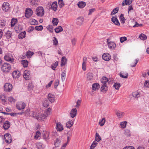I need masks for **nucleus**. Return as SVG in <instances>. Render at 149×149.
I'll return each instance as SVG.
<instances>
[{"mask_svg": "<svg viewBox=\"0 0 149 149\" xmlns=\"http://www.w3.org/2000/svg\"><path fill=\"white\" fill-rule=\"evenodd\" d=\"M32 115H31L32 117L36 119L39 120H44L47 117L44 113L41 114H36L34 112H32Z\"/></svg>", "mask_w": 149, "mask_h": 149, "instance_id": "1", "label": "nucleus"}, {"mask_svg": "<svg viewBox=\"0 0 149 149\" xmlns=\"http://www.w3.org/2000/svg\"><path fill=\"white\" fill-rule=\"evenodd\" d=\"M11 67L10 65L7 63H3L1 66V69L3 72H9L11 69Z\"/></svg>", "mask_w": 149, "mask_h": 149, "instance_id": "2", "label": "nucleus"}, {"mask_svg": "<svg viewBox=\"0 0 149 149\" xmlns=\"http://www.w3.org/2000/svg\"><path fill=\"white\" fill-rule=\"evenodd\" d=\"M36 14L39 17H42L44 14V10L42 6L38 7L36 10Z\"/></svg>", "mask_w": 149, "mask_h": 149, "instance_id": "3", "label": "nucleus"}, {"mask_svg": "<svg viewBox=\"0 0 149 149\" xmlns=\"http://www.w3.org/2000/svg\"><path fill=\"white\" fill-rule=\"evenodd\" d=\"M2 10L5 11L7 12L10 9V6L9 3L5 2L2 5Z\"/></svg>", "mask_w": 149, "mask_h": 149, "instance_id": "4", "label": "nucleus"}, {"mask_svg": "<svg viewBox=\"0 0 149 149\" xmlns=\"http://www.w3.org/2000/svg\"><path fill=\"white\" fill-rule=\"evenodd\" d=\"M4 137L6 142L7 143H10L11 142L12 139L10 134L7 133L4 135Z\"/></svg>", "mask_w": 149, "mask_h": 149, "instance_id": "5", "label": "nucleus"}, {"mask_svg": "<svg viewBox=\"0 0 149 149\" xmlns=\"http://www.w3.org/2000/svg\"><path fill=\"white\" fill-rule=\"evenodd\" d=\"M33 11L30 8H26L25 13V16L27 18H29L33 15Z\"/></svg>", "mask_w": 149, "mask_h": 149, "instance_id": "6", "label": "nucleus"}, {"mask_svg": "<svg viewBox=\"0 0 149 149\" xmlns=\"http://www.w3.org/2000/svg\"><path fill=\"white\" fill-rule=\"evenodd\" d=\"M12 88L11 84L9 83H6L4 86V90L7 92H10L12 90Z\"/></svg>", "mask_w": 149, "mask_h": 149, "instance_id": "7", "label": "nucleus"}, {"mask_svg": "<svg viewBox=\"0 0 149 149\" xmlns=\"http://www.w3.org/2000/svg\"><path fill=\"white\" fill-rule=\"evenodd\" d=\"M25 103L22 102H19L16 104L17 108L19 110L24 109L25 107Z\"/></svg>", "mask_w": 149, "mask_h": 149, "instance_id": "8", "label": "nucleus"}, {"mask_svg": "<svg viewBox=\"0 0 149 149\" xmlns=\"http://www.w3.org/2000/svg\"><path fill=\"white\" fill-rule=\"evenodd\" d=\"M4 59L6 61L12 63L13 62L14 60L13 56L10 54H8L4 56Z\"/></svg>", "mask_w": 149, "mask_h": 149, "instance_id": "9", "label": "nucleus"}, {"mask_svg": "<svg viewBox=\"0 0 149 149\" xmlns=\"http://www.w3.org/2000/svg\"><path fill=\"white\" fill-rule=\"evenodd\" d=\"M107 43L109 48L111 49H114L116 47V45L113 42H109V39H107Z\"/></svg>", "mask_w": 149, "mask_h": 149, "instance_id": "10", "label": "nucleus"}, {"mask_svg": "<svg viewBox=\"0 0 149 149\" xmlns=\"http://www.w3.org/2000/svg\"><path fill=\"white\" fill-rule=\"evenodd\" d=\"M111 21L115 25L117 26H119L120 25V23L117 18L116 15L112 17L111 18Z\"/></svg>", "mask_w": 149, "mask_h": 149, "instance_id": "11", "label": "nucleus"}, {"mask_svg": "<svg viewBox=\"0 0 149 149\" xmlns=\"http://www.w3.org/2000/svg\"><path fill=\"white\" fill-rule=\"evenodd\" d=\"M84 21V19L83 17H79L76 19V24L79 26H81L82 24Z\"/></svg>", "mask_w": 149, "mask_h": 149, "instance_id": "12", "label": "nucleus"}, {"mask_svg": "<svg viewBox=\"0 0 149 149\" xmlns=\"http://www.w3.org/2000/svg\"><path fill=\"white\" fill-rule=\"evenodd\" d=\"M56 128L57 131L61 132L63 130V126L60 122L56 123Z\"/></svg>", "mask_w": 149, "mask_h": 149, "instance_id": "13", "label": "nucleus"}, {"mask_svg": "<svg viewBox=\"0 0 149 149\" xmlns=\"http://www.w3.org/2000/svg\"><path fill=\"white\" fill-rule=\"evenodd\" d=\"M47 97L49 101L51 103L55 101V96L51 93H49L48 94Z\"/></svg>", "mask_w": 149, "mask_h": 149, "instance_id": "14", "label": "nucleus"}, {"mask_svg": "<svg viewBox=\"0 0 149 149\" xmlns=\"http://www.w3.org/2000/svg\"><path fill=\"white\" fill-rule=\"evenodd\" d=\"M102 57L103 59L106 61H109L111 59V56L108 53L103 54Z\"/></svg>", "mask_w": 149, "mask_h": 149, "instance_id": "15", "label": "nucleus"}, {"mask_svg": "<svg viewBox=\"0 0 149 149\" xmlns=\"http://www.w3.org/2000/svg\"><path fill=\"white\" fill-rule=\"evenodd\" d=\"M20 75V72L18 71H14L12 73L13 76L14 78H18Z\"/></svg>", "mask_w": 149, "mask_h": 149, "instance_id": "16", "label": "nucleus"}, {"mask_svg": "<svg viewBox=\"0 0 149 149\" xmlns=\"http://www.w3.org/2000/svg\"><path fill=\"white\" fill-rule=\"evenodd\" d=\"M77 114V110L76 109H73L71 110L70 113V115L72 118H74V117L76 116Z\"/></svg>", "mask_w": 149, "mask_h": 149, "instance_id": "17", "label": "nucleus"}, {"mask_svg": "<svg viewBox=\"0 0 149 149\" xmlns=\"http://www.w3.org/2000/svg\"><path fill=\"white\" fill-rule=\"evenodd\" d=\"M100 87V85L98 83H95L93 84L92 89L93 91H97Z\"/></svg>", "mask_w": 149, "mask_h": 149, "instance_id": "18", "label": "nucleus"}, {"mask_svg": "<svg viewBox=\"0 0 149 149\" xmlns=\"http://www.w3.org/2000/svg\"><path fill=\"white\" fill-rule=\"evenodd\" d=\"M30 74V72L27 70H25L24 72V77L26 80L29 79Z\"/></svg>", "mask_w": 149, "mask_h": 149, "instance_id": "19", "label": "nucleus"}, {"mask_svg": "<svg viewBox=\"0 0 149 149\" xmlns=\"http://www.w3.org/2000/svg\"><path fill=\"white\" fill-rule=\"evenodd\" d=\"M74 124V121L72 120H69L66 123V127L68 128H70Z\"/></svg>", "mask_w": 149, "mask_h": 149, "instance_id": "20", "label": "nucleus"}, {"mask_svg": "<svg viewBox=\"0 0 149 149\" xmlns=\"http://www.w3.org/2000/svg\"><path fill=\"white\" fill-rule=\"evenodd\" d=\"M120 76L123 78H127L128 77V74L123 71L120 73Z\"/></svg>", "mask_w": 149, "mask_h": 149, "instance_id": "21", "label": "nucleus"}, {"mask_svg": "<svg viewBox=\"0 0 149 149\" xmlns=\"http://www.w3.org/2000/svg\"><path fill=\"white\" fill-rule=\"evenodd\" d=\"M101 91L104 93H106L108 90V87L107 84H103L100 88Z\"/></svg>", "mask_w": 149, "mask_h": 149, "instance_id": "22", "label": "nucleus"}, {"mask_svg": "<svg viewBox=\"0 0 149 149\" xmlns=\"http://www.w3.org/2000/svg\"><path fill=\"white\" fill-rule=\"evenodd\" d=\"M132 0H125L123 1L122 3L123 6H124L125 5H130L132 3Z\"/></svg>", "mask_w": 149, "mask_h": 149, "instance_id": "23", "label": "nucleus"}, {"mask_svg": "<svg viewBox=\"0 0 149 149\" xmlns=\"http://www.w3.org/2000/svg\"><path fill=\"white\" fill-rule=\"evenodd\" d=\"M10 126V124L9 122L8 121L5 122L3 125V127L5 130L8 129Z\"/></svg>", "mask_w": 149, "mask_h": 149, "instance_id": "24", "label": "nucleus"}, {"mask_svg": "<svg viewBox=\"0 0 149 149\" xmlns=\"http://www.w3.org/2000/svg\"><path fill=\"white\" fill-rule=\"evenodd\" d=\"M52 8L54 11H56L57 10V4L56 1H54L53 2L51 5Z\"/></svg>", "mask_w": 149, "mask_h": 149, "instance_id": "25", "label": "nucleus"}, {"mask_svg": "<svg viewBox=\"0 0 149 149\" xmlns=\"http://www.w3.org/2000/svg\"><path fill=\"white\" fill-rule=\"evenodd\" d=\"M0 99L2 102L4 104L6 102L7 97L6 96L4 95H1Z\"/></svg>", "mask_w": 149, "mask_h": 149, "instance_id": "26", "label": "nucleus"}, {"mask_svg": "<svg viewBox=\"0 0 149 149\" xmlns=\"http://www.w3.org/2000/svg\"><path fill=\"white\" fill-rule=\"evenodd\" d=\"M67 59L65 56H63L62 57V59L61 60V66H64L65 65L67 62Z\"/></svg>", "mask_w": 149, "mask_h": 149, "instance_id": "27", "label": "nucleus"}, {"mask_svg": "<svg viewBox=\"0 0 149 149\" xmlns=\"http://www.w3.org/2000/svg\"><path fill=\"white\" fill-rule=\"evenodd\" d=\"M108 81V78L105 77H103L101 79V82L103 84H107L106 83Z\"/></svg>", "mask_w": 149, "mask_h": 149, "instance_id": "28", "label": "nucleus"}, {"mask_svg": "<svg viewBox=\"0 0 149 149\" xmlns=\"http://www.w3.org/2000/svg\"><path fill=\"white\" fill-rule=\"evenodd\" d=\"M26 32L25 31L21 33L18 35V38L19 39H22L25 37Z\"/></svg>", "mask_w": 149, "mask_h": 149, "instance_id": "29", "label": "nucleus"}, {"mask_svg": "<svg viewBox=\"0 0 149 149\" xmlns=\"http://www.w3.org/2000/svg\"><path fill=\"white\" fill-rule=\"evenodd\" d=\"M33 112V111H32L31 112V113H30V110L29 109H27L25 111V112H24L25 113V116H31L32 117V116H31L32 115V112Z\"/></svg>", "mask_w": 149, "mask_h": 149, "instance_id": "30", "label": "nucleus"}, {"mask_svg": "<svg viewBox=\"0 0 149 149\" xmlns=\"http://www.w3.org/2000/svg\"><path fill=\"white\" fill-rule=\"evenodd\" d=\"M101 138L99 134L97 133H96L95 134V140L97 142H99L101 141Z\"/></svg>", "mask_w": 149, "mask_h": 149, "instance_id": "31", "label": "nucleus"}, {"mask_svg": "<svg viewBox=\"0 0 149 149\" xmlns=\"http://www.w3.org/2000/svg\"><path fill=\"white\" fill-rule=\"evenodd\" d=\"M120 21L122 24H124L125 22L126 19L124 17V15L123 14H121L120 16Z\"/></svg>", "mask_w": 149, "mask_h": 149, "instance_id": "32", "label": "nucleus"}, {"mask_svg": "<svg viewBox=\"0 0 149 149\" xmlns=\"http://www.w3.org/2000/svg\"><path fill=\"white\" fill-rule=\"evenodd\" d=\"M86 5L85 2L83 1L79 2L78 4L79 7L81 8H84L86 6Z\"/></svg>", "mask_w": 149, "mask_h": 149, "instance_id": "33", "label": "nucleus"}, {"mask_svg": "<svg viewBox=\"0 0 149 149\" xmlns=\"http://www.w3.org/2000/svg\"><path fill=\"white\" fill-rule=\"evenodd\" d=\"M105 121V118H103L102 119L100 120L98 124L100 126H102L104 125Z\"/></svg>", "mask_w": 149, "mask_h": 149, "instance_id": "34", "label": "nucleus"}, {"mask_svg": "<svg viewBox=\"0 0 149 149\" xmlns=\"http://www.w3.org/2000/svg\"><path fill=\"white\" fill-rule=\"evenodd\" d=\"M29 22L30 24L32 25H35L37 24L38 21L36 20L33 19H31L30 20Z\"/></svg>", "mask_w": 149, "mask_h": 149, "instance_id": "35", "label": "nucleus"}, {"mask_svg": "<svg viewBox=\"0 0 149 149\" xmlns=\"http://www.w3.org/2000/svg\"><path fill=\"white\" fill-rule=\"evenodd\" d=\"M132 95L135 98H138L140 96V94L138 92L135 91L132 93Z\"/></svg>", "mask_w": 149, "mask_h": 149, "instance_id": "36", "label": "nucleus"}, {"mask_svg": "<svg viewBox=\"0 0 149 149\" xmlns=\"http://www.w3.org/2000/svg\"><path fill=\"white\" fill-rule=\"evenodd\" d=\"M66 72L64 70L62 72L61 74V79L62 81H65V79L66 77Z\"/></svg>", "mask_w": 149, "mask_h": 149, "instance_id": "37", "label": "nucleus"}, {"mask_svg": "<svg viewBox=\"0 0 149 149\" xmlns=\"http://www.w3.org/2000/svg\"><path fill=\"white\" fill-rule=\"evenodd\" d=\"M93 77V74L91 73H88L87 74V79L88 80H92Z\"/></svg>", "mask_w": 149, "mask_h": 149, "instance_id": "38", "label": "nucleus"}, {"mask_svg": "<svg viewBox=\"0 0 149 149\" xmlns=\"http://www.w3.org/2000/svg\"><path fill=\"white\" fill-rule=\"evenodd\" d=\"M139 38L140 39L144 40L147 39V36L146 35L141 33L140 35Z\"/></svg>", "mask_w": 149, "mask_h": 149, "instance_id": "39", "label": "nucleus"}, {"mask_svg": "<svg viewBox=\"0 0 149 149\" xmlns=\"http://www.w3.org/2000/svg\"><path fill=\"white\" fill-rule=\"evenodd\" d=\"M51 111V109L50 108H49L45 111L44 113L47 117L50 114Z\"/></svg>", "mask_w": 149, "mask_h": 149, "instance_id": "40", "label": "nucleus"}, {"mask_svg": "<svg viewBox=\"0 0 149 149\" xmlns=\"http://www.w3.org/2000/svg\"><path fill=\"white\" fill-rule=\"evenodd\" d=\"M119 10V8H114L112 11L111 14V15H113L116 14L118 12Z\"/></svg>", "mask_w": 149, "mask_h": 149, "instance_id": "41", "label": "nucleus"}, {"mask_svg": "<svg viewBox=\"0 0 149 149\" xmlns=\"http://www.w3.org/2000/svg\"><path fill=\"white\" fill-rule=\"evenodd\" d=\"M12 33L11 31H8L6 33V36L7 38L10 39L11 38Z\"/></svg>", "mask_w": 149, "mask_h": 149, "instance_id": "42", "label": "nucleus"}, {"mask_svg": "<svg viewBox=\"0 0 149 149\" xmlns=\"http://www.w3.org/2000/svg\"><path fill=\"white\" fill-rule=\"evenodd\" d=\"M63 30V28L61 26H59L55 29V31L56 33H58Z\"/></svg>", "mask_w": 149, "mask_h": 149, "instance_id": "43", "label": "nucleus"}, {"mask_svg": "<svg viewBox=\"0 0 149 149\" xmlns=\"http://www.w3.org/2000/svg\"><path fill=\"white\" fill-rule=\"evenodd\" d=\"M49 132H45L43 136L44 139L45 140H47L48 139H49Z\"/></svg>", "mask_w": 149, "mask_h": 149, "instance_id": "44", "label": "nucleus"}, {"mask_svg": "<svg viewBox=\"0 0 149 149\" xmlns=\"http://www.w3.org/2000/svg\"><path fill=\"white\" fill-rule=\"evenodd\" d=\"M58 22V19L57 18H53L52 21L53 25L54 26L57 25Z\"/></svg>", "mask_w": 149, "mask_h": 149, "instance_id": "45", "label": "nucleus"}, {"mask_svg": "<svg viewBox=\"0 0 149 149\" xmlns=\"http://www.w3.org/2000/svg\"><path fill=\"white\" fill-rule=\"evenodd\" d=\"M17 20L16 19H12L11 22V27H13L17 23Z\"/></svg>", "mask_w": 149, "mask_h": 149, "instance_id": "46", "label": "nucleus"}, {"mask_svg": "<svg viewBox=\"0 0 149 149\" xmlns=\"http://www.w3.org/2000/svg\"><path fill=\"white\" fill-rule=\"evenodd\" d=\"M116 114L118 118H120L124 115V113L122 112L118 111L116 112Z\"/></svg>", "mask_w": 149, "mask_h": 149, "instance_id": "47", "label": "nucleus"}, {"mask_svg": "<svg viewBox=\"0 0 149 149\" xmlns=\"http://www.w3.org/2000/svg\"><path fill=\"white\" fill-rule=\"evenodd\" d=\"M127 122L126 121L122 122L120 123V127L121 128H124L126 127Z\"/></svg>", "mask_w": 149, "mask_h": 149, "instance_id": "48", "label": "nucleus"}, {"mask_svg": "<svg viewBox=\"0 0 149 149\" xmlns=\"http://www.w3.org/2000/svg\"><path fill=\"white\" fill-rule=\"evenodd\" d=\"M43 105L44 107H47L49 105V103L48 100H45L43 103Z\"/></svg>", "mask_w": 149, "mask_h": 149, "instance_id": "49", "label": "nucleus"}, {"mask_svg": "<svg viewBox=\"0 0 149 149\" xmlns=\"http://www.w3.org/2000/svg\"><path fill=\"white\" fill-rule=\"evenodd\" d=\"M113 87L115 89L118 90L120 86V84L117 83H115L113 85Z\"/></svg>", "mask_w": 149, "mask_h": 149, "instance_id": "50", "label": "nucleus"}, {"mask_svg": "<svg viewBox=\"0 0 149 149\" xmlns=\"http://www.w3.org/2000/svg\"><path fill=\"white\" fill-rule=\"evenodd\" d=\"M22 64L24 67H26L27 66L28 64V62L27 60H24L22 61Z\"/></svg>", "mask_w": 149, "mask_h": 149, "instance_id": "51", "label": "nucleus"}, {"mask_svg": "<svg viewBox=\"0 0 149 149\" xmlns=\"http://www.w3.org/2000/svg\"><path fill=\"white\" fill-rule=\"evenodd\" d=\"M58 62L57 61H56L55 63L52 64V68L53 70H54L56 67L58 65Z\"/></svg>", "mask_w": 149, "mask_h": 149, "instance_id": "52", "label": "nucleus"}, {"mask_svg": "<svg viewBox=\"0 0 149 149\" xmlns=\"http://www.w3.org/2000/svg\"><path fill=\"white\" fill-rule=\"evenodd\" d=\"M97 143L95 141H94L91 146L90 148L91 149H93L97 145Z\"/></svg>", "mask_w": 149, "mask_h": 149, "instance_id": "53", "label": "nucleus"}, {"mask_svg": "<svg viewBox=\"0 0 149 149\" xmlns=\"http://www.w3.org/2000/svg\"><path fill=\"white\" fill-rule=\"evenodd\" d=\"M35 29L38 31H41L43 29V27L42 25L37 26L35 27Z\"/></svg>", "mask_w": 149, "mask_h": 149, "instance_id": "54", "label": "nucleus"}, {"mask_svg": "<svg viewBox=\"0 0 149 149\" xmlns=\"http://www.w3.org/2000/svg\"><path fill=\"white\" fill-rule=\"evenodd\" d=\"M8 101L11 103H14L15 101V100L11 97H10L8 98Z\"/></svg>", "mask_w": 149, "mask_h": 149, "instance_id": "55", "label": "nucleus"}, {"mask_svg": "<svg viewBox=\"0 0 149 149\" xmlns=\"http://www.w3.org/2000/svg\"><path fill=\"white\" fill-rule=\"evenodd\" d=\"M31 3L33 5H37L38 4V0H31Z\"/></svg>", "mask_w": 149, "mask_h": 149, "instance_id": "56", "label": "nucleus"}, {"mask_svg": "<svg viewBox=\"0 0 149 149\" xmlns=\"http://www.w3.org/2000/svg\"><path fill=\"white\" fill-rule=\"evenodd\" d=\"M54 39L53 40V44L54 45H57L58 44V41L57 38L54 37L53 38Z\"/></svg>", "mask_w": 149, "mask_h": 149, "instance_id": "57", "label": "nucleus"}, {"mask_svg": "<svg viewBox=\"0 0 149 149\" xmlns=\"http://www.w3.org/2000/svg\"><path fill=\"white\" fill-rule=\"evenodd\" d=\"M58 3L60 8L63 7L64 5L63 2L62 0H59L58 1Z\"/></svg>", "mask_w": 149, "mask_h": 149, "instance_id": "58", "label": "nucleus"}, {"mask_svg": "<svg viewBox=\"0 0 149 149\" xmlns=\"http://www.w3.org/2000/svg\"><path fill=\"white\" fill-rule=\"evenodd\" d=\"M61 142L60 140L58 138H57L56 140V142L55 143V145L56 146H59V144Z\"/></svg>", "mask_w": 149, "mask_h": 149, "instance_id": "59", "label": "nucleus"}, {"mask_svg": "<svg viewBox=\"0 0 149 149\" xmlns=\"http://www.w3.org/2000/svg\"><path fill=\"white\" fill-rule=\"evenodd\" d=\"M37 146L38 149H40L41 148H43V145L41 143H38L37 144Z\"/></svg>", "mask_w": 149, "mask_h": 149, "instance_id": "60", "label": "nucleus"}, {"mask_svg": "<svg viewBox=\"0 0 149 149\" xmlns=\"http://www.w3.org/2000/svg\"><path fill=\"white\" fill-rule=\"evenodd\" d=\"M127 40V38L125 37H121L120 38V41L121 43H122Z\"/></svg>", "mask_w": 149, "mask_h": 149, "instance_id": "61", "label": "nucleus"}, {"mask_svg": "<svg viewBox=\"0 0 149 149\" xmlns=\"http://www.w3.org/2000/svg\"><path fill=\"white\" fill-rule=\"evenodd\" d=\"M41 134L40 132L38 131L36 133V135L35 136V138H36L37 139H38V138L40 136Z\"/></svg>", "mask_w": 149, "mask_h": 149, "instance_id": "62", "label": "nucleus"}, {"mask_svg": "<svg viewBox=\"0 0 149 149\" xmlns=\"http://www.w3.org/2000/svg\"><path fill=\"white\" fill-rule=\"evenodd\" d=\"M81 103V100H78L77 102V104L75 106V107H79Z\"/></svg>", "mask_w": 149, "mask_h": 149, "instance_id": "63", "label": "nucleus"}, {"mask_svg": "<svg viewBox=\"0 0 149 149\" xmlns=\"http://www.w3.org/2000/svg\"><path fill=\"white\" fill-rule=\"evenodd\" d=\"M144 86L145 87L149 88V81H146L144 83Z\"/></svg>", "mask_w": 149, "mask_h": 149, "instance_id": "64", "label": "nucleus"}]
</instances>
